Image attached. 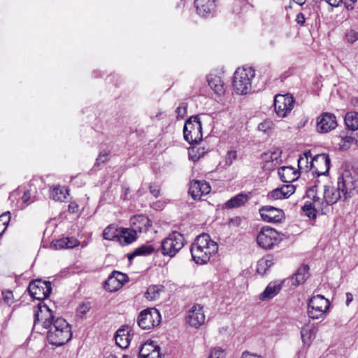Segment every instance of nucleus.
Wrapping results in <instances>:
<instances>
[{"label": "nucleus", "mask_w": 358, "mask_h": 358, "mask_svg": "<svg viewBox=\"0 0 358 358\" xmlns=\"http://www.w3.org/2000/svg\"><path fill=\"white\" fill-rule=\"evenodd\" d=\"M185 238L178 231H173L162 241V253L164 256L173 257L184 246Z\"/></svg>", "instance_id": "423d86ee"}, {"label": "nucleus", "mask_w": 358, "mask_h": 358, "mask_svg": "<svg viewBox=\"0 0 358 358\" xmlns=\"http://www.w3.org/2000/svg\"><path fill=\"white\" fill-rule=\"evenodd\" d=\"M267 197L268 199L273 200L285 199V197L284 196L283 191L282 190L281 187L276 188L273 191L268 192Z\"/></svg>", "instance_id": "a19ab883"}, {"label": "nucleus", "mask_w": 358, "mask_h": 358, "mask_svg": "<svg viewBox=\"0 0 358 358\" xmlns=\"http://www.w3.org/2000/svg\"><path fill=\"white\" fill-rule=\"evenodd\" d=\"M344 121L345 124L349 129L358 130V112L350 111L347 113Z\"/></svg>", "instance_id": "c85d7f7f"}, {"label": "nucleus", "mask_w": 358, "mask_h": 358, "mask_svg": "<svg viewBox=\"0 0 358 358\" xmlns=\"http://www.w3.org/2000/svg\"><path fill=\"white\" fill-rule=\"evenodd\" d=\"M128 329V327H122L116 331L115 343L121 348H127L129 345L130 336Z\"/></svg>", "instance_id": "4be33fe9"}, {"label": "nucleus", "mask_w": 358, "mask_h": 358, "mask_svg": "<svg viewBox=\"0 0 358 358\" xmlns=\"http://www.w3.org/2000/svg\"><path fill=\"white\" fill-rule=\"evenodd\" d=\"M107 155L108 154L105 152H100L96 159V165L99 166L100 164L106 162L107 161Z\"/></svg>", "instance_id": "6e6d98bb"}, {"label": "nucleus", "mask_w": 358, "mask_h": 358, "mask_svg": "<svg viewBox=\"0 0 358 358\" xmlns=\"http://www.w3.org/2000/svg\"><path fill=\"white\" fill-rule=\"evenodd\" d=\"M137 232L134 227L132 229L122 228L119 232L118 238L120 241L123 239L124 244H130L136 240Z\"/></svg>", "instance_id": "bb28decb"}, {"label": "nucleus", "mask_w": 358, "mask_h": 358, "mask_svg": "<svg viewBox=\"0 0 358 358\" xmlns=\"http://www.w3.org/2000/svg\"><path fill=\"white\" fill-rule=\"evenodd\" d=\"M226 353L224 350L220 348H215L210 353L208 358H225Z\"/></svg>", "instance_id": "37998d69"}, {"label": "nucleus", "mask_w": 358, "mask_h": 358, "mask_svg": "<svg viewBox=\"0 0 358 358\" xmlns=\"http://www.w3.org/2000/svg\"><path fill=\"white\" fill-rule=\"evenodd\" d=\"M272 122L268 120H266L258 125V129L264 132H266L269 129L271 128Z\"/></svg>", "instance_id": "8fccbe9b"}, {"label": "nucleus", "mask_w": 358, "mask_h": 358, "mask_svg": "<svg viewBox=\"0 0 358 358\" xmlns=\"http://www.w3.org/2000/svg\"><path fill=\"white\" fill-rule=\"evenodd\" d=\"M309 267L308 265H303L299 268L296 272L292 277V285L294 286L303 283L309 277Z\"/></svg>", "instance_id": "5701e85b"}, {"label": "nucleus", "mask_w": 358, "mask_h": 358, "mask_svg": "<svg viewBox=\"0 0 358 358\" xmlns=\"http://www.w3.org/2000/svg\"><path fill=\"white\" fill-rule=\"evenodd\" d=\"M47 329L48 330L47 332L48 342L57 347L64 345L72 337L71 326L62 317H57Z\"/></svg>", "instance_id": "7ed1b4c3"}, {"label": "nucleus", "mask_w": 358, "mask_h": 358, "mask_svg": "<svg viewBox=\"0 0 358 358\" xmlns=\"http://www.w3.org/2000/svg\"><path fill=\"white\" fill-rule=\"evenodd\" d=\"M217 243L212 241L208 234L203 233L196 236L191 245L190 252L195 263L204 264L217 252Z\"/></svg>", "instance_id": "f03ea898"}, {"label": "nucleus", "mask_w": 358, "mask_h": 358, "mask_svg": "<svg viewBox=\"0 0 358 358\" xmlns=\"http://www.w3.org/2000/svg\"><path fill=\"white\" fill-rule=\"evenodd\" d=\"M131 225L139 233L147 232L152 225L151 220L145 215H140L131 218Z\"/></svg>", "instance_id": "6ab92c4d"}, {"label": "nucleus", "mask_w": 358, "mask_h": 358, "mask_svg": "<svg viewBox=\"0 0 358 358\" xmlns=\"http://www.w3.org/2000/svg\"><path fill=\"white\" fill-rule=\"evenodd\" d=\"M319 193L322 195V186L320 185L318 180H316L315 185L307 189L306 195L311 199L312 202L310 203L315 204V207L319 208V210H323L324 202Z\"/></svg>", "instance_id": "a211bd4d"}, {"label": "nucleus", "mask_w": 358, "mask_h": 358, "mask_svg": "<svg viewBox=\"0 0 358 358\" xmlns=\"http://www.w3.org/2000/svg\"><path fill=\"white\" fill-rule=\"evenodd\" d=\"M310 167L313 170V173L317 176H325L330 168L329 156L325 153L315 155L310 162Z\"/></svg>", "instance_id": "ddd939ff"}, {"label": "nucleus", "mask_w": 358, "mask_h": 358, "mask_svg": "<svg viewBox=\"0 0 358 358\" xmlns=\"http://www.w3.org/2000/svg\"><path fill=\"white\" fill-rule=\"evenodd\" d=\"M345 7L348 10L354 9V5L357 2V0H345Z\"/></svg>", "instance_id": "052dcab7"}, {"label": "nucleus", "mask_w": 358, "mask_h": 358, "mask_svg": "<svg viewBox=\"0 0 358 358\" xmlns=\"http://www.w3.org/2000/svg\"><path fill=\"white\" fill-rule=\"evenodd\" d=\"M278 175L284 182L291 183L299 178V173L291 166H282L278 169Z\"/></svg>", "instance_id": "412c9836"}, {"label": "nucleus", "mask_w": 358, "mask_h": 358, "mask_svg": "<svg viewBox=\"0 0 358 358\" xmlns=\"http://www.w3.org/2000/svg\"><path fill=\"white\" fill-rule=\"evenodd\" d=\"M111 275H114L115 280L120 282L122 285H123L124 283L128 280L127 275L119 271H114L112 272Z\"/></svg>", "instance_id": "49530a36"}, {"label": "nucleus", "mask_w": 358, "mask_h": 358, "mask_svg": "<svg viewBox=\"0 0 358 358\" xmlns=\"http://www.w3.org/2000/svg\"><path fill=\"white\" fill-rule=\"evenodd\" d=\"M249 196L246 194L241 193L232 197L225 203V207L229 209L239 208L243 206L248 200Z\"/></svg>", "instance_id": "393cba45"}, {"label": "nucleus", "mask_w": 358, "mask_h": 358, "mask_svg": "<svg viewBox=\"0 0 358 358\" xmlns=\"http://www.w3.org/2000/svg\"><path fill=\"white\" fill-rule=\"evenodd\" d=\"M302 209L306 215L311 219H315L316 217V212L320 210L319 208L315 207V204L308 202L305 203Z\"/></svg>", "instance_id": "4c0bfd02"}, {"label": "nucleus", "mask_w": 358, "mask_h": 358, "mask_svg": "<svg viewBox=\"0 0 358 358\" xmlns=\"http://www.w3.org/2000/svg\"><path fill=\"white\" fill-rule=\"evenodd\" d=\"M91 309V304L90 302L82 303H80L77 309L76 313L77 315L80 317H83Z\"/></svg>", "instance_id": "ea45409f"}, {"label": "nucleus", "mask_w": 358, "mask_h": 358, "mask_svg": "<svg viewBox=\"0 0 358 358\" xmlns=\"http://www.w3.org/2000/svg\"><path fill=\"white\" fill-rule=\"evenodd\" d=\"M329 301L322 295L314 296L308 303V314L312 319L322 318L329 308Z\"/></svg>", "instance_id": "0eeeda50"}, {"label": "nucleus", "mask_w": 358, "mask_h": 358, "mask_svg": "<svg viewBox=\"0 0 358 358\" xmlns=\"http://www.w3.org/2000/svg\"><path fill=\"white\" fill-rule=\"evenodd\" d=\"M164 292V287L161 285H150L148 287L145 296L150 300L154 301L159 298L162 292Z\"/></svg>", "instance_id": "c756f323"}, {"label": "nucleus", "mask_w": 358, "mask_h": 358, "mask_svg": "<svg viewBox=\"0 0 358 358\" xmlns=\"http://www.w3.org/2000/svg\"><path fill=\"white\" fill-rule=\"evenodd\" d=\"M10 220V212L3 213L0 216V238L5 232Z\"/></svg>", "instance_id": "58836bf2"}, {"label": "nucleus", "mask_w": 358, "mask_h": 358, "mask_svg": "<svg viewBox=\"0 0 358 358\" xmlns=\"http://www.w3.org/2000/svg\"><path fill=\"white\" fill-rule=\"evenodd\" d=\"M310 158L311 159L313 158L310 151L306 152L303 155L299 157L298 159V167L299 170L304 171L305 172L312 170V168L310 167Z\"/></svg>", "instance_id": "7c9ffc66"}, {"label": "nucleus", "mask_w": 358, "mask_h": 358, "mask_svg": "<svg viewBox=\"0 0 358 358\" xmlns=\"http://www.w3.org/2000/svg\"><path fill=\"white\" fill-rule=\"evenodd\" d=\"M2 299L8 306L13 303V294L11 291L6 290L1 292Z\"/></svg>", "instance_id": "a18cd8bd"}, {"label": "nucleus", "mask_w": 358, "mask_h": 358, "mask_svg": "<svg viewBox=\"0 0 358 358\" xmlns=\"http://www.w3.org/2000/svg\"><path fill=\"white\" fill-rule=\"evenodd\" d=\"M157 347L158 346L155 345L152 341L145 342L141 347L138 358H146V354H150V352H153Z\"/></svg>", "instance_id": "473e14b6"}, {"label": "nucleus", "mask_w": 358, "mask_h": 358, "mask_svg": "<svg viewBox=\"0 0 358 358\" xmlns=\"http://www.w3.org/2000/svg\"><path fill=\"white\" fill-rule=\"evenodd\" d=\"M65 241L66 242L67 248H73L79 244L78 241L73 238L66 237L65 238Z\"/></svg>", "instance_id": "864d4df0"}, {"label": "nucleus", "mask_w": 358, "mask_h": 358, "mask_svg": "<svg viewBox=\"0 0 358 358\" xmlns=\"http://www.w3.org/2000/svg\"><path fill=\"white\" fill-rule=\"evenodd\" d=\"M336 127V118L333 113H323L317 119V129L320 133H327Z\"/></svg>", "instance_id": "4468645a"}, {"label": "nucleus", "mask_w": 358, "mask_h": 358, "mask_svg": "<svg viewBox=\"0 0 358 358\" xmlns=\"http://www.w3.org/2000/svg\"><path fill=\"white\" fill-rule=\"evenodd\" d=\"M278 238L277 231L269 227H264L258 234L257 241L259 247L269 250L278 243Z\"/></svg>", "instance_id": "9b49d317"}, {"label": "nucleus", "mask_w": 358, "mask_h": 358, "mask_svg": "<svg viewBox=\"0 0 358 358\" xmlns=\"http://www.w3.org/2000/svg\"><path fill=\"white\" fill-rule=\"evenodd\" d=\"M68 191L60 187H54L51 190V196L55 201H63L66 198Z\"/></svg>", "instance_id": "c9c22d12"}, {"label": "nucleus", "mask_w": 358, "mask_h": 358, "mask_svg": "<svg viewBox=\"0 0 358 358\" xmlns=\"http://www.w3.org/2000/svg\"><path fill=\"white\" fill-rule=\"evenodd\" d=\"M184 138L189 144H198L202 139V126L199 116H192L186 120L183 129Z\"/></svg>", "instance_id": "39448f33"}, {"label": "nucleus", "mask_w": 358, "mask_h": 358, "mask_svg": "<svg viewBox=\"0 0 358 358\" xmlns=\"http://www.w3.org/2000/svg\"><path fill=\"white\" fill-rule=\"evenodd\" d=\"M345 39L349 43H354L358 41V32L350 29L345 33Z\"/></svg>", "instance_id": "c03bdc74"}, {"label": "nucleus", "mask_w": 358, "mask_h": 358, "mask_svg": "<svg viewBox=\"0 0 358 358\" xmlns=\"http://www.w3.org/2000/svg\"><path fill=\"white\" fill-rule=\"evenodd\" d=\"M146 358H162L159 346L156 350H154L153 352H150V354H146Z\"/></svg>", "instance_id": "5fc2aeb1"}, {"label": "nucleus", "mask_w": 358, "mask_h": 358, "mask_svg": "<svg viewBox=\"0 0 358 358\" xmlns=\"http://www.w3.org/2000/svg\"><path fill=\"white\" fill-rule=\"evenodd\" d=\"M295 1H296L298 4H299V5H301H301H303V4H304V3H305L306 0H295Z\"/></svg>", "instance_id": "0e129e2a"}, {"label": "nucleus", "mask_w": 358, "mask_h": 358, "mask_svg": "<svg viewBox=\"0 0 358 358\" xmlns=\"http://www.w3.org/2000/svg\"><path fill=\"white\" fill-rule=\"evenodd\" d=\"M155 250L154 247L150 244L142 245L140 247L136 248L134 252L128 255V259L129 261L133 259L137 256H146L152 254Z\"/></svg>", "instance_id": "cd10ccee"}, {"label": "nucleus", "mask_w": 358, "mask_h": 358, "mask_svg": "<svg viewBox=\"0 0 358 358\" xmlns=\"http://www.w3.org/2000/svg\"><path fill=\"white\" fill-rule=\"evenodd\" d=\"M301 336L304 343H308L314 336V329L310 325H306L301 328Z\"/></svg>", "instance_id": "e433bc0d"}, {"label": "nucleus", "mask_w": 358, "mask_h": 358, "mask_svg": "<svg viewBox=\"0 0 358 358\" xmlns=\"http://www.w3.org/2000/svg\"><path fill=\"white\" fill-rule=\"evenodd\" d=\"M161 315L155 308L142 310L137 319L138 325L143 329H150L159 324Z\"/></svg>", "instance_id": "6e6552de"}, {"label": "nucleus", "mask_w": 358, "mask_h": 358, "mask_svg": "<svg viewBox=\"0 0 358 358\" xmlns=\"http://www.w3.org/2000/svg\"><path fill=\"white\" fill-rule=\"evenodd\" d=\"M210 189V186L206 181L193 180L190 182L189 194L193 199L199 200L203 195L208 194Z\"/></svg>", "instance_id": "f3484780"}, {"label": "nucleus", "mask_w": 358, "mask_h": 358, "mask_svg": "<svg viewBox=\"0 0 358 358\" xmlns=\"http://www.w3.org/2000/svg\"><path fill=\"white\" fill-rule=\"evenodd\" d=\"M28 292L31 296L40 301L47 299L51 293V283L37 279L31 281L28 286Z\"/></svg>", "instance_id": "1a4fd4ad"}, {"label": "nucleus", "mask_w": 358, "mask_h": 358, "mask_svg": "<svg viewBox=\"0 0 358 358\" xmlns=\"http://www.w3.org/2000/svg\"><path fill=\"white\" fill-rule=\"evenodd\" d=\"M296 22L300 25H303V24L305 23V17L302 13H299V14H297L296 17Z\"/></svg>", "instance_id": "bf43d9fd"}, {"label": "nucleus", "mask_w": 358, "mask_h": 358, "mask_svg": "<svg viewBox=\"0 0 358 358\" xmlns=\"http://www.w3.org/2000/svg\"><path fill=\"white\" fill-rule=\"evenodd\" d=\"M281 289V285L271 282L265 290L260 294L259 299L265 301L273 298Z\"/></svg>", "instance_id": "a878e982"}, {"label": "nucleus", "mask_w": 358, "mask_h": 358, "mask_svg": "<svg viewBox=\"0 0 358 358\" xmlns=\"http://www.w3.org/2000/svg\"><path fill=\"white\" fill-rule=\"evenodd\" d=\"M294 99L289 94H277L274 99V108L278 117L287 116L294 108Z\"/></svg>", "instance_id": "9d476101"}, {"label": "nucleus", "mask_w": 358, "mask_h": 358, "mask_svg": "<svg viewBox=\"0 0 358 358\" xmlns=\"http://www.w3.org/2000/svg\"><path fill=\"white\" fill-rule=\"evenodd\" d=\"M205 321L203 307L199 304L194 305L188 311L187 322L192 327L199 328Z\"/></svg>", "instance_id": "dca6fc26"}, {"label": "nucleus", "mask_w": 358, "mask_h": 358, "mask_svg": "<svg viewBox=\"0 0 358 358\" xmlns=\"http://www.w3.org/2000/svg\"><path fill=\"white\" fill-rule=\"evenodd\" d=\"M255 76V70L251 67L238 68L234 74L233 87L238 94H247L251 91V82Z\"/></svg>", "instance_id": "20e7f679"}, {"label": "nucleus", "mask_w": 358, "mask_h": 358, "mask_svg": "<svg viewBox=\"0 0 358 358\" xmlns=\"http://www.w3.org/2000/svg\"><path fill=\"white\" fill-rule=\"evenodd\" d=\"M208 85L215 94L221 95L224 92V83L220 77L209 75L207 78Z\"/></svg>", "instance_id": "b1692460"}, {"label": "nucleus", "mask_w": 358, "mask_h": 358, "mask_svg": "<svg viewBox=\"0 0 358 358\" xmlns=\"http://www.w3.org/2000/svg\"><path fill=\"white\" fill-rule=\"evenodd\" d=\"M284 193V196L288 198L295 192V187L292 185H285L280 187Z\"/></svg>", "instance_id": "de8ad7c7"}, {"label": "nucleus", "mask_w": 358, "mask_h": 358, "mask_svg": "<svg viewBox=\"0 0 358 358\" xmlns=\"http://www.w3.org/2000/svg\"><path fill=\"white\" fill-rule=\"evenodd\" d=\"M122 192H123V194H124V199H126L127 194L130 192V189H129V188L128 187L124 186L122 187Z\"/></svg>", "instance_id": "e2e57ef3"}, {"label": "nucleus", "mask_w": 358, "mask_h": 358, "mask_svg": "<svg viewBox=\"0 0 358 358\" xmlns=\"http://www.w3.org/2000/svg\"><path fill=\"white\" fill-rule=\"evenodd\" d=\"M273 264V262L272 258H262L257 262V272L263 275L266 273V271Z\"/></svg>", "instance_id": "2f4dec72"}, {"label": "nucleus", "mask_w": 358, "mask_h": 358, "mask_svg": "<svg viewBox=\"0 0 358 358\" xmlns=\"http://www.w3.org/2000/svg\"><path fill=\"white\" fill-rule=\"evenodd\" d=\"M122 287V284L117 282L114 275H111V274L105 282V289L110 292H115Z\"/></svg>", "instance_id": "f704fd0d"}, {"label": "nucleus", "mask_w": 358, "mask_h": 358, "mask_svg": "<svg viewBox=\"0 0 358 358\" xmlns=\"http://www.w3.org/2000/svg\"><path fill=\"white\" fill-rule=\"evenodd\" d=\"M352 299H353L352 294L348 292L346 294V304H347V306H348L350 304V303L352 301Z\"/></svg>", "instance_id": "680f3d73"}, {"label": "nucleus", "mask_w": 358, "mask_h": 358, "mask_svg": "<svg viewBox=\"0 0 358 358\" xmlns=\"http://www.w3.org/2000/svg\"><path fill=\"white\" fill-rule=\"evenodd\" d=\"M352 103H353L355 106V105H357V104H358V98H354V99H352Z\"/></svg>", "instance_id": "69168bd1"}, {"label": "nucleus", "mask_w": 358, "mask_h": 358, "mask_svg": "<svg viewBox=\"0 0 358 358\" xmlns=\"http://www.w3.org/2000/svg\"><path fill=\"white\" fill-rule=\"evenodd\" d=\"M197 13L205 17L215 8V0H194Z\"/></svg>", "instance_id": "aec40b11"}, {"label": "nucleus", "mask_w": 358, "mask_h": 358, "mask_svg": "<svg viewBox=\"0 0 358 358\" xmlns=\"http://www.w3.org/2000/svg\"><path fill=\"white\" fill-rule=\"evenodd\" d=\"M103 238L106 240L112 241L115 238L119 237V233H117V229L114 224H110L108 226L103 232Z\"/></svg>", "instance_id": "72a5a7b5"}, {"label": "nucleus", "mask_w": 358, "mask_h": 358, "mask_svg": "<svg viewBox=\"0 0 358 358\" xmlns=\"http://www.w3.org/2000/svg\"><path fill=\"white\" fill-rule=\"evenodd\" d=\"M53 246L55 249L67 248L65 238L56 241L55 243H53Z\"/></svg>", "instance_id": "603ef678"}, {"label": "nucleus", "mask_w": 358, "mask_h": 358, "mask_svg": "<svg viewBox=\"0 0 358 358\" xmlns=\"http://www.w3.org/2000/svg\"><path fill=\"white\" fill-rule=\"evenodd\" d=\"M30 198H31L30 192L29 190H27L24 192L23 195L22 196L21 199L24 203H25L26 205H29L31 203Z\"/></svg>", "instance_id": "4d7b16f0"}, {"label": "nucleus", "mask_w": 358, "mask_h": 358, "mask_svg": "<svg viewBox=\"0 0 358 358\" xmlns=\"http://www.w3.org/2000/svg\"><path fill=\"white\" fill-rule=\"evenodd\" d=\"M237 159V152L234 150H230L227 152L225 157V164L231 166Z\"/></svg>", "instance_id": "79ce46f5"}, {"label": "nucleus", "mask_w": 358, "mask_h": 358, "mask_svg": "<svg viewBox=\"0 0 358 358\" xmlns=\"http://www.w3.org/2000/svg\"><path fill=\"white\" fill-rule=\"evenodd\" d=\"M241 358H262V357L255 353H251L248 351H244L242 353Z\"/></svg>", "instance_id": "13d9d810"}, {"label": "nucleus", "mask_w": 358, "mask_h": 358, "mask_svg": "<svg viewBox=\"0 0 358 358\" xmlns=\"http://www.w3.org/2000/svg\"><path fill=\"white\" fill-rule=\"evenodd\" d=\"M270 44H271V45L273 46V45H275V41H271L270 42Z\"/></svg>", "instance_id": "338daca9"}, {"label": "nucleus", "mask_w": 358, "mask_h": 358, "mask_svg": "<svg viewBox=\"0 0 358 358\" xmlns=\"http://www.w3.org/2000/svg\"><path fill=\"white\" fill-rule=\"evenodd\" d=\"M55 320L53 312L45 303L40 302L35 307L34 327L36 326L38 322L41 321L43 327L45 329H48Z\"/></svg>", "instance_id": "f8f14e48"}, {"label": "nucleus", "mask_w": 358, "mask_h": 358, "mask_svg": "<svg viewBox=\"0 0 358 358\" xmlns=\"http://www.w3.org/2000/svg\"><path fill=\"white\" fill-rule=\"evenodd\" d=\"M262 218L267 222H280L285 218L282 210L271 206H262L259 209Z\"/></svg>", "instance_id": "2eb2a0df"}, {"label": "nucleus", "mask_w": 358, "mask_h": 358, "mask_svg": "<svg viewBox=\"0 0 358 358\" xmlns=\"http://www.w3.org/2000/svg\"><path fill=\"white\" fill-rule=\"evenodd\" d=\"M176 113L178 114V117L183 118L187 113V103H182L177 108Z\"/></svg>", "instance_id": "09e8293b"}, {"label": "nucleus", "mask_w": 358, "mask_h": 358, "mask_svg": "<svg viewBox=\"0 0 358 358\" xmlns=\"http://www.w3.org/2000/svg\"><path fill=\"white\" fill-rule=\"evenodd\" d=\"M107 358H116V357H115L114 356H110V357H108Z\"/></svg>", "instance_id": "774afa93"}, {"label": "nucleus", "mask_w": 358, "mask_h": 358, "mask_svg": "<svg viewBox=\"0 0 358 358\" xmlns=\"http://www.w3.org/2000/svg\"><path fill=\"white\" fill-rule=\"evenodd\" d=\"M358 193V168L345 170L338 178L337 188L322 185L324 207L335 203L339 199H347Z\"/></svg>", "instance_id": "f257e3e1"}, {"label": "nucleus", "mask_w": 358, "mask_h": 358, "mask_svg": "<svg viewBox=\"0 0 358 358\" xmlns=\"http://www.w3.org/2000/svg\"><path fill=\"white\" fill-rule=\"evenodd\" d=\"M150 193L155 197L157 198L160 194L159 186L156 184H151L149 186Z\"/></svg>", "instance_id": "3c124183"}]
</instances>
